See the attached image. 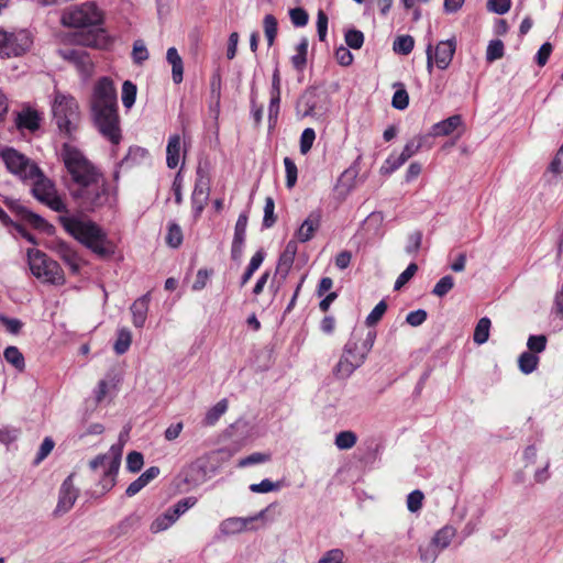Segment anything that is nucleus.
Returning <instances> with one entry per match:
<instances>
[{"label": "nucleus", "instance_id": "20e7f679", "mask_svg": "<svg viewBox=\"0 0 563 563\" xmlns=\"http://www.w3.org/2000/svg\"><path fill=\"white\" fill-rule=\"evenodd\" d=\"M69 194L82 212H96L117 200V189L103 174L81 187L70 188Z\"/></svg>", "mask_w": 563, "mask_h": 563}, {"label": "nucleus", "instance_id": "72a5a7b5", "mask_svg": "<svg viewBox=\"0 0 563 563\" xmlns=\"http://www.w3.org/2000/svg\"><path fill=\"white\" fill-rule=\"evenodd\" d=\"M308 40L302 37L297 45V54L291 57L292 66L301 71L307 64Z\"/></svg>", "mask_w": 563, "mask_h": 563}, {"label": "nucleus", "instance_id": "de8ad7c7", "mask_svg": "<svg viewBox=\"0 0 563 563\" xmlns=\"http://www.w3.org/2000/svg\"><path fill=\"white\" fill-rule=\"evenodd\" d=\"M454 287V278L451 275L443 276L433 287L432 294L437 297H444Z\"/></svg>", "mask_w": 563, "mask_h": 563}, {"label": "nucleus", "instance_id": "603ef678", "mask_svg": "<svg viewBox=\"0 0 563 563\" xmlns=\"http://www.w3.org/2000/svg\"><path fill=\"white\" fill-rule=\"evenodd\" d=\"M284 166L286 172V186L292 188L297 183L298 169L295 162L290 157L284 158Z\"/></svg>", "mask_w": 563, "mask_h": 563}, {"label": "nucleus", "instance_id": "ea45409f", "mask_svg": "<svg viewBox=\"0 0 563 563\" xmlns=\"http://www.w3.org/2000/svg\"><path fill=\"white\" fill-rule=\"evenodd\" d=\"M264 33L267 40L268 46L274 44V41L278 31V23L273 14H266L263 20Z\"/></svg>", "mask_w": 563, "mask_h": 563}, {"label": "nucleus", "instance_id": "bf43d9fd", "mask_svg": "<svg viewBox=\"0 0 563 563\" xmlns=\"http://www.w3.org/2000/svg\"><path fill=\"white\" fill-rule=\"evenodd\" d=\"M210 98L217 104L221 99V74L219 70L214 71L210 78Z\"/></svg>", "mask_w": 563, "mask_h": 563}, {"label": "nucleus", "instance_id": "c03bdc74", "mask_svg": "<svg viewBox=\"0 0 563 563\" xmlns=\"http://www.w3.org/2000/svg\"><path fill=\"white\" fill-rule=\"evenodd\" d=\"M356 440L354 432L341 431L336 434L334 443L340 450H349L355 445Z\"/></svg>", "mask_w": 563, "mask_h": 563}, {"label": "nucleus", "instance_id": "412c9836", "mask_svg": "<svg viewBox=\"0 0 563 563\" xmlns=\"http://www.w3.org/2000/svg\"><path fill=\"white\" fill-rule=\"evenodd\" d=\"M9 37L10 41L5 44L4 57L22 55L32 43L26 32L9 33Z\"/></svg>", "mask_w": 563, "mask_h": 563}, {"label": "nucleus", "instance_id": "4d7b16f0", "mask_svg": "<svg viewBox=\"0 0 563 563\" xmlns=\"http://www.w3.org/2000/svg\"><path fill=\"white\" fill-rule=\"evenodd\" d=\"M418 265L416 263H410L407 268L397 277L394 289L399 290L404 287L417 273Z\"/></svg>", "mask_w": 563, "mask_h": 563}, {"label": "nucleus", "instance_id": "9d476101", "mask_svg": "<svg viewBox=\"0 0 563 563\" xmlns=\"http://www.w3.org/2000/svg\"><path fill=\"white\" fill-rule=\"evenodd\" d=\"M53 118L60 132L70 134L74 121L78 118V103L71 96L60 92L55 95L52 107Z\"/></svg>", "mask_w": 563, "mask_h": 563}, {"label": "nucleus", "instance_id": "f8f14e48", "mask_svg": "<svg viewBox=\"0 0 563 563\" xmlns=\"http://www.w3.org/2000/svg\"><path fill=\"white\" fill-rule=\"evenodd\" d=\"M0 156L7 169L22 180H27L31 167L36 165L35 163L31 162L29 157L13 147L3 148L0 152Z\"/></svg>", "mask_w": 563, "mask_h": 563}, {"label": "nucleus", "instance_id": "423d86ee", "mask_svg": "<svg viewBox=\"0 0 563 563\" xmlns=\"http://www.w3.org/2000/svg\"><path fill=\"white\" fill-rule=\"evenodd\" d=\"M27 180L33 181L31 192L37 201L47 206L53 211H67L64 200L57 194L54 181L46 177L37 165L31 167Z\"/></svg>", "mask_w": 563, "mask_h": 563}, {"label": "nucleus", "instance_id": "37998d69", "mask_svg": "<svg viewBox=\"0 0 563 563\" xmlns=\"http://www.w3.org/2000/svg\"><path fill=\"white\" fill-rule=\"evenodd\" d=\"M166 243L174 249H177L183 243V231L175 222L168 224Z\"/></svg>", "mask_w": 563, "mask_h": 563}, {"label": "nucleus", "instance_id": "a18cd8bd", "mask_svg": "<svg viewBox=\"0 0 563 563\" xmlns=\"http://www.w3.org/2000/svg\"><path fill=\"white\" fill-rule=\"evenodd\" d=\"M103 468V475L99 481L103 492H109L115 485V477L119 470L112 471V465L106 464Z\"/></svg>", "mask_w": 563, "mask_h": 563}, {"label": "nucleus", "instance_id": "0e129e2a", "mask_svg": "<svg viewBox=\"0 0 563 563\" xmlns=\"http://www.w3.org/2000/svg\"><path fill=\"white\" fill-rule=\"evenodd\" d=\"M271 460V455L266 453L255 452L239 461L240 467H246L254 464L265 463Z\"/></svg>", "mask_w": 563, "mask_h": 563}, {"label": "nucleus", "instance_id": "6e6552de", "mask_svg": "<svg viewBox=\"0 0 563 563\" xmlns=\"http://www.w3.org/2000/svg\"><path fill=\"white\" fill-rule=\"evenodd\" d=\"M330 109V97L324 90L317 87H308L296 103L297 115L321 117Z\"/></svg>", "mask_w": 563, "mask_h": 563}, {"label": "nucleus", "instance_id": "5701e85b", "mask_svg": "<svg viewBox=\"0 0 563 563\" xmlns=\"http://www.w3.org/2000/svg\"><path fill=\"white\" fill-rule=\"evenodd\" d=\"M208 198V186L202 179H197L191 195L194 218L198 219L203 211Z\"/></svg>", "mask_w": 563, "mask_h": 563}, {"label": "nucleus", "instance_id": "a878e982", "mask_svg": "<svg viewBox=\"0 0 563 563\" xmlns=\"http://www.w3.org/2000/svg\"><path fill=\"white\" fill-rule=\"evenodd\" d=\"M181 139L179 134H173L168 139L166 147V164L167 167L174 169L178 166L180 161Z\"/></svg>", "mask_w": 563, "mask_h": 563}, {"label": "nucleus", "instance_id": "58836bf2", "mask_svg": "<svg viewBox=\"0 0 563 563\" xmlns=\"http://www.w3.org/2000/svg\"><path fill=\"white\" fill-rule=\"evenodd\" d=\"M4 360L16 369L23 371L25 367L24 356L16 346H8L3 352Z\"/></svg>", "mask_w": 563, "mask_h": 563}, {"label": "nucleus", "instance_id": "f3484780", "mask_svg": "<svg viewBox=\"0 0 563 563\" xmlns=\"http://www.w3.org/2000/svg\"><path fill=\"white\" fill-rule=\"evenodd\" d=\"M249 217L246 212H242L234 227V235L231 246V258L235 262L240 261L243 255L244 243L246 238V227Z\"/></svg>", "mask_w": 563, "mask_h": 563}, {"label": "nucleus", "instance_id": "6ab92c4d", "mask_svg": "<svg viewBox=\"0 0 563 563\" xmlns=\"http://www.w3.org/2000/svg\"><path fill=\"white\" fill-rule=\"evenodd\" d=\"M123 452V443L112 444L108 454H99L89 462V466L92 471H97L99 467H104L106 464L112 465V471L119 470L121 465Z\"/></svg>", "mask_w": 563, "mask_h": 563}, {"label": "nucleus", "instance_id": "a19ab883", "mask_svg": "<svg viewBox=\"0 0 563 563\" xmlns=\"http://www.w3.org/2000/svg\"><path fill=\"white\" fill-rule=\"evenodd\" d=\"M137 88L131 80H125L122 85V103L126 109H131L135 103Z\"/></svg>", "mask_w": 563, "mask_h": 563}, {"label": "nucleus", "instance_id": "e2e57ef3", "mask_svg": "<svg viewBox=\"0 0 563 563\" xmlns=\"http://www.w3.org/2000/svg\"><path fill=\"white\" fill-rule=\"evenodd\" d=\"M279 488H280L279 482L274 483L268 478H265L261 483L252 484L250 486V490L252 493H257V494H265V493H269L273 490H278Z\"/></svg>", "mask_w": 563, "mask_h": 563}, {"label": "nucleus", "instance_id": "79ce46f5", "mask_svg": "<svg viewBox=\"0 0 563 563\" xmlns=\"http://www.w3.org/2000/svg\"><path fill=\"white\" fill-rule=\"evenodd\" d=\"M407 161L404 156L391 154L389 155L383 166L380 167V173L383 175H390L400 168Z\"/></svg>", "mask_w": 563, "mask_h": 563}, {"label": "nucleus", "instance_id": "69168bd1", "mask_svg": "<svg viewBox=\"0 0 563 563\" xmlns=\"http://www.w3.org/2000/svg\"><path fill=\"white\" fill-rule=\"evenodd\" d=\"M527 346L529 352L531 353H541L545 350L547 346V336L543 334L540 335H530L527 341Z\"/></svg>", "mask_w": 563, "mask_h": 563}, {"label": "nucleus", "instance_id": "2eb2a0df", "mask_svg": "<svg viewBox=\"0 0 563 563\" xmlns=\"http://www.w3.org/2000/svg\"><path fill=\"white\" fill-rule=\"evenodd\" d=\"M73 477V474L67 476L59 487L58 501L53 512L56 517L68 512L79 496V490L74 486Z\"/></svg>", "mask_w": 563, "mask_h": 563}, {"label": "nucleus", "instance_id": "680f3d73", "mask_svg": "<svg viewBox=\"0 0 563 563\" xmlns=\"http://www.w3.org/2000/svg\"><path fill=\"white\" fill-rule=\"evenodd\" d=\"M144 464V459L142 453L137 451H132L126 456V468L131 473H137L141 471Z\"/></svg>", "mask_w": 563, "mask_h": 563}, {"label": "nucleus", "instance_id": "8fccbe9b", "mask_svg": "<svg viewBox=\"0 0 563 563\" xmlns=\"http://www.w3.org/2000/svg\"><path fill=\"white\" fill-rule=\"evenodd\" d=\"M504 43L500 40H493L489 42L486 51L487 62H495L504 56Z\"/></svg>", "mask_w": 563, "mask_h": 563}, {"label": "nucleus", "instance_id": "4be33fe9", "mask_svg": "<svg viewBox=\"0 0 563 563\" xmlns=\"http://www.w3.org/2000/svg\"><path fill=\"white\" fill-rule=\"evenodd\" d=\"M151 297L145 294L137 298L130 307L132 313V322L135 328H143L147 318Z\"/></svg>", "mask_w": 563, "mask_h": 563}, {"label": "nucleus", "instance_id": "5fc2aeb1", "mask_svg": "<svg viewBox=\"0 0 563 563\" xmlns=\"http://www.w3.org/2000/svg\"><path fill=\"white\" fill-rule=\"evenodd\" d=\"M316 140V132L312 128H307L302 131L300 136L299 148L302 155H306L312 147Z\"/></svg>", "mask_w": 563, "mask_h": 563}, {"label": "nucleus", "instance_id": "393cba45", "mask_svg": "<svg viewBox=\"0 0 563 563\" xmlns=\"http://www.w3.org/2000/svg\"><path fill=\"white\" fill-rule=\"evenodd\" d=\"M462 124V117L454 114L432 125L430 135L448 136Z\"/></svg>", "mask_w": 563, "mask_h": 563}, {"label": "nucleus", "instance_id": "052dcab7", "mask_svg": "<svg viewBox=\"0 0 563 563\" xmlns=\"http://www.w3.org/2000/svg\"><path fill=\"white\" fill-rule=\"evenodd\" d=\"M280 107V97H271L268 104V128L274 129L277 124Z\"/></svg>", "mask_w": 563, "mask_h": 563}, {"label": "nucleus", "instance_id": "f03ea898", "mask_svg": "<svg viewBox=\"0 0 563 563\" xmlns=\"http://www.w3.org/2000/svg\"><path fill=\"white\" fill-rule=\"evenodd\" d=\"M103 11L95 1H86L81 4L69 5L64 9L60 22L64 26L74 29H92L91 38L87 40V45L102 47L108 43V35L103 24Z\"/></svg>", "mask_w": 563, "mask_h": 563}, {"label": "nucleus", "instance_id": "7c9ffc66", "mask_svg": "<svg viewBox=\"0 0 563 563\" xmlns=\"http://www.w3.org/2000/svg\"><path fill=\"white\" fill-rule=\"evenodd\" d=\"M228 410V400L221 399L213 407H211L203 418V423L206 426H213L218 422L222 415Z\"/></svg>", "mask_w": 563, "mask_h": 563}, {"label": "nucleus", "instance_id": "1a4fd4ad", "mask_svg": "<svg viewBox=\"0 0 563 563\" xmlns=\"http://www.w3.org/2000/svg\"><path fill=\"white\" fill-rule=\"evenodd\" d=\"M360 341L357 333L353 332L343 347V353L335 365L333 373L339 378H347L353 372L361 367L366 360V355L360 351Z\"/></svg>", "mask_w": 563, "mask_h": 563}, {"label": "nucleus", "instance_id": "0eeeda50", "mask_svg": "<svg viewBox=\"0 0 563 563\" xmlns=\"http://www.w3.org/2000/svg\"><path fill=\"white\" fill-rule=\"evenodd\" d=\"M27 262L32 274L53 285H63L65 277L60 265L37 249H29Z\"/></svg>", "mask_w": 563, "mask_h": 563}, {"label": "nucleus", "instance_id": "39448f33", "mask_svg": "<svg viewBox=\"0 0 563 563\" xmlns=\"http://www.w3.org/2000/svg\"><path fill=\"white\" fill-rule=\"evenodd\" d=\"M60 157L70 176L67 185L69 191L70 188L81 187L103 174L80 150L70 144L63 145Z\"/></svg>", "mask_w": 563, "mask_h": 563}, {"label": "nucleus", "instance_id": "774afa93", "mask_svg": "<svg viewBox=\"0 0 563 563\" xmlns=\"http://www.w3.org/2000/svg\"><path fill=\"white\" fill-rule=\"evenodd\" d=\"M423 493L419 489L412 490L407 496V508L411 512H416L421 509L423 501Z\"/></svg>", "mask_w": 563, "mask_h": 563}, {"label": "nucleus", "instance_id": "e433bc0d", "mask_svg": "<svg viewBox=\"0 0 563 563\" xmlns=\"http://www.w3.org/2000/svg\"><path fill=\"white\" fill-rule=\"evenodd\" d=\"M539 357L531 352H523L518 358L519 369L528 375L531 374L538 366Z\"/></svg>", "mask_w": 563, "mask_h": 563}, {"label": "nucleus", "instance_id": "473e14b6", "mask_svg": "<svg viewBox=\"0 0 563 563\" xmlns=\"http://www.w3.org/2000/svg\"><path fill=\"white\" fill-rule=\"evenodd\" d=\"M397 90L394 92L391 106L397 110H405L409 104V95L402 82L394 84Z\"/></svg>", "mask_w": 563, "mask_h": 563}, {"label": "nucleus", "instance_id": "aec40b11", "mask_svg": "<svg viewBox=\"0 0 563 563\" xmlns=\"http://www.w3.org/2000/svg\"><path fill=\"white\" fill-rule=\"evenodd\" d=\"M321 219L322 212L320 209L311 211L296 231L297 240L301 243L310 241L314 232L320 228Z\"/></svg>", "mask_w": 563, "mask_h": 563}, {"label": "nucleus", "instance_id": "09e8293b", "mask_svg": "<svg viewBox=\"0 0 563 563\" xmlns=\"http://www.w3.org/2000/svg\"><path fill=\"white\" fill-rule=\"evenodd\" d=\"M387 311V303L385 300H380L366 317L365 323L367 327L376 325L385 312Z\"/></svg>", "mask_w": 563, "mask_h": 563}, {"label": "nucleus", "instance_id": "c85d7f7f", "mask_svg": "<svg viewBox=\"0 0 563 563\" xmlns=\"http://www.w3.org/2000/svg\"><path fill=\"white\" fill-rule=\"evenodd\" d=\"M140 516L136 514H131L122 519L118 525L110 529V533L115 538L128 534L129 532L135 530L140 526Z\"/></svg>", "mask_w": 563, "mask_h": 563}, {"label": "nucleus", "instance_id": "864d4df0", "mask_svg": "<svg viewBox=\"0 0 563 563\" xmlns=\"http://www.w3.org/2000/svg\"><path fill=\"white\" fill-rule=\"evenodd\" d=\"M345 43L352 49H360L364 44V34L355 29L346 31Z\"/></svg>", "mask_w": 563, "mask_h": 563}, {"label": "nucleus", "instance_id": "a211bd4d", "mask_svg": "<svg viewBox=\"0 0 563 563\" xmlns=\"http://www.w3.org/2000/svg\"><path fill=\"white\" fill-rule=\"evenodd\" d=\"M268 508H265L252 517H231L220 523V531L223 534H235L249 529V525L255 520L263 519Z\"/></svg>", "mask_w": 563, "mask_h": 563}, {"label": "nucleus", "instance_id": "3c124183", "mask_svg": "<svg viewBox=\"0 0 563 563\" xmlns=\"http://www.w3.org/2000/svg\"><path fill=\"white\" fill-rule=\"evenodd\" d=\"M275 210V202L272 197H266L265 199V206H264V218H263V228L269 229L272 228L276 222V217L274 213Z\"/></svg>", "mask_w": 563, "mask_h": 563}, {"label": "nucleus", "instance_id": "dca6fc26", "mask_svg": "<svg viewBox=\"0 0 563 563\" xmlns=\"http://www.w3.org/2000/svg\"><path fill=\"white\" fill-rule=\"evenodd\" d=\"M42 121L41 113L30 106H24L20 111L14 112L15 128L23 132H35L40 129Z\"/></svg>", "mask_w": 563, "mask_h": 563}, {"label": "nucleus", "instance_id": "9b49d317", "mask_svg": "<svg viewBox=\"0 0 563 563\" xmlns=\"http://www.w3.org/2000/svg\"><path fill=\"white\" fill-rule=\"evenodd\" d=\"M456 45L457 43L454 36L445 41H440L435 46L429 42L426 48L428 71H432L434 64L441 70L446 69L453 59Z\"/></svg>", "mask_w": 563, "mask_h": 563}, {"label": "nucleus", "instance_id": "13d9d810", "mask_svg": "<svg viewBox=\"0 0 563 563\" xmlns=\"http://www.w3.org/2000/svg\"><path fill=\"white\" fill-rule=\"evenodd\" d=\"M133 62L137 65L143 64L146 59H148V51L142 40H136L133 44L132 51Z\"/></svg>", "mask_w": 563, "mask_h": 563}, {"label": "nucleus", "instance_id": "c9c22d12", "mask_svg": "<svg viewBox=\"0 0 563 563\" xmlns=\"http://www.w3.org/2000/svg\"><path fill=\"white\" fill-rule=\"evenodd\" d=\"M490 324L492 322L487 317H483L478 320L473 335V340L475 343L484 344L485 342H487L489 338Z\"/></svg>", "mask_w": 563, "mask_h": 563}, {"label": "nucleus", "instance_id": "bb28decb", "mask_svg": "<svg viewBox=\"0 0 563 563\" xmlns=\"http://www.w3.org/2000/svg\"><path fill=\"white\" fill-rule=\"evenodd\" d=\"M298 245L297 241L290 240L284 250V252L280 254L277 265V271L284 273V276H286L291 268L296 254H297Z\"/></svg>", "mask_w": 563, "mask_h": 563}, {"label": "nucleus", "instance_id": "49530a36", "mask_svg": "<svg viewBox=\"0 0 563 563\" xmlns=\"http://www.w3.org/2000/svg\"><path fill=\"white\" fill-rule=\"evenodd\" d=\"M413 46L415 40L410 35L398 36L394 42V51L402 55H408L409 53H411Z\"/></svg>", "mask_w": 563, "mask_h": 563}, {"label": "nucleus", "instance_id": "4468645a", "mask_svg": "<svg viewBox=\"0 0 563 563\" xmlns=\"http://www.w3.org/2000/svg\"><path fill=\"white\" fill-rule=\"evenodd\" d=\"M58 55L69 64L84 77L88 78L93 73V62L89 53L84 48H62Z\"/></svg>", "mask_w": 563, "mask_h": 563}, {"label": "nucleus", "instance_id": "b1692460", "mask_svg": "<svg viewBox=\"0 0 563 563\" xmlns=\"http://www.w3.org/2000/svg\"><path fill=\"white\" fill-rule=\"evenodd\" d=\"M56 252L60 260L70 268L71 273L77 274L80 271V258L77 253L65 242L56 245Z\"/></svg>", "mask_w": 563, "mask_h": 563}, {"label": "nucleus", "instance_id": "f257e3e1", "mask_svg": "<svg viewBox=\"0 0 563 563\" xmlns=\"http://www.w3.org/2000/svg\"><path fill=\"white\" fill-rule=\"evenodd\" d=\"M90 110L98 132L113 145H118L122 139L121 120L118 93L111 78L101 77L95 84L90 99Z\"/></svg>", "mask_w": 563, "mask_h": 563}, {"label": "nucleus", "instance_id": "c756f323", "mask_svg": "<svg viewBox=\"0 0 563 563\" xmlns=\"http://www.w3.org/2000/svg\"><path fill=\"white\" fill-rule=\"evenodd\" d=\"M456 536V529L453 526L445 525L441 529H439L434 536L432 537L431 541L438 545V548L443 551L445 550Z\"/></svg>", "mask_w": 563, "mask_h": 563}, {"label": "nucleus", "instance_id": "7ed1b4c3", "mask_svg": "<svg viewBox=\"0 0 563 563\" xmlns=\"http://www.w3.org/2000/svg\"><path fill=\"white\" fill-rule=\"evenodd\" d=\"M63 228L100 258H109L115 252V245L107 233L92 221H82L74 217H60Z\"/></svg>", "mask_w": 563, "mask_h": 563}, {"label": "nucleus", "instance_id": "cd10ccee", "mask_svg": "<svg viewBox=\"0 0 563 563\" xmlns=\"http://www.w3.org/2000/svg\"><path fill=\"white\" fill-rule=\"evenodd\" d=\"M166 60L172 65V77L175 84H180L184 78V63L176 47H169Z\"/></svg>", "mask_w": 563, "mask_h": 563}, {"label": "nucleus", "instance_id": "f704fd0d", "mask_svg": "<svg viewBox=\"0 0 563 563\" xmlns=\"http://www.w3.org/2000/svg\"><path fill=\"white\" fill-rule=\"evenodd\" d=\"M418 552L422 563H434L441 553V550L430 540L429 543L421 544Z\"/></svg>", "mask_w": 563, "mask_h": 563}, {"label": "nucleus", "instance_id": "6e6d98bb", "mask_svg": "<svg viewBox=\"0 0 563 563\" xmlns=\"http://www.w3.org/2000/svg\"><path fill=\"white\" fill-rule=\"evenodd\" d=\"M422 244V232L421 231H413L408 235L407 239V245L405 247V251L408 255H416L418 251L420 250Z\"/></svg>", "mask_w": 563, "mask_h": 563}, {"label": "nucleus", "instance_id": "2f4dec72", "mask_svg": "<svg viewBox=\"0 0 563 563\" xmlns=\"http://www.w3.org/2000/svg\"><path fill=\"white\" fill-rule=\"evenodd\" d=\"M131 343V331L126 328H121L118 330V336L114 342L113 350L118 355H122L130 349Z\"/></svg>", "mask_w": 563, "mask_h": 563}, {"label": "nucleus", "instance_id": "4c0bfd02", "mask_svg": "<svg viewBox=\"0 0 563 563\" xmlns=\"http://www.w3.org/2000/svg\"><path fill=\"white\" fill-rule=\"evenodd\" d=\"M563 175V153L560 148L549 165L544 177L548 178V181L551 183L553 178H558Z\"/></svg>", "mask_w": 563, "mask_h": 563}, {"label": "nucleus", "instance_id": "338daca9", "mask_svg": "<svg viewBox=\"0 0 563 563\" xmlns=\"http://www.w3.org/2000/svg\"><path fill=\"white\" fill-rule=\"evenodd\" d=\"M289 16L291 23L297 27H302L307 25L309 15L307 11L302 8H294L289 10Z\"/></svg>", "mask_w": 563, "mask_h": 563}, {"label": "nucleus", "instance_id": "ddd939ff", "mask_svg": "<svg viewBox=\"0 0 563 563\" xmlns=\"http://www.w3.org/2000/svg\"><path fill=\"white\" fill-rule=\"evenodd\" d=\"M3 203L16 218V222H25L37 230L46 231L51 225L40 214L26 208L19 199L5 197Z\"/></svg>", "mask_w": 563, "mask_h": 563}]
</instances>
